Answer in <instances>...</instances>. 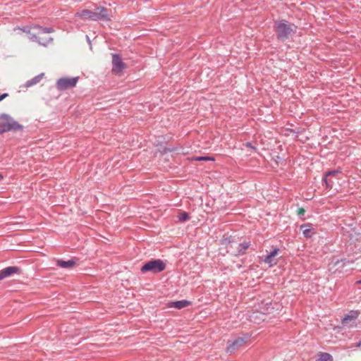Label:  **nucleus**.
Wrapping results in <instances>:
<instances>
[{
    "mask_svg": "<svg viewBox=\"0 0 361 361\" xmlns=\"http://www.w3.org/2000/svg\"><path fill=\"white\" fill-rule=\"evenodd\" d=\"M305 212V210L303 208H299L298 210V214L301 216L303 215Z\"/></svg>",
    "mask_w": 361,
    "mask_h": 361,
    "instance_id": "23",
    "label": "nucleus"
},
{
    "mask_svg": "<svg viewBox=\"0 0 361 361\" xmlns=\"http://www.w3.org/2000/svg\"><path fill=\"white\" fill-rule=\"evenodd\" d=\"M75 262L73 260L64 261L62 259H58L56 261V265L63 269H70L75 265Z\"/></svg>",
    "mask_w": 361,
    "mask_h": 361,
    "instance_id": "15",
    "label": "nucleus"
},
{
    "mask_svg": "<svg viewBox=\"0 0 361 361\" xmlns=\"http://www.w3.org/2000/svg\"><path fill=\"white\" fill-rule=\"evenodd\" d=\"M21 128L22 126L10 116L5 114L0 116V134L11 130H18Z\"/></svg>",
    "mask_w": 361,
    "mask_h": 361,
    "instance_id": "4",
    "label": "nucleus"
},
{
    "mask_svg": "<svg viewBox=\"0 0 361 361\" xmlns=\"http://www.w3.org/2000/svg\"><path fill=\"white\" fill-rule=\"evenodd\" d=\"M360 315L358 310H351L348 314L344 316L341 322L343 324H346L351 321L355 320Z\"/></svg>",
    "mask_w": 361,
    "mask_h": 361,
    "instance_id": "11",
    "label": "nucleus"
},
{
    "mask_svg": "<svg viewBox=\"0 0 361 361\" xmlns=\"http://www.w3.org/2000/svg\"><path fill=\"white\" fill-rule=\"evenodd\" d=\"M8 96V94L7 93H4V94H2L1 95H0V102L2 101L6 97H7Z\"/></svg>",
    "mask_w": 361,
    "mask_h": 361,
    "instance_id": "24",
    "label": "nucleus"
},
{
    "mask_svg": "<svg viewBox=\"0 0 361 361\" xmlns=\"http://www.w3.org/2000/svg\"><path fill=\"white\" fill-rule=\"evenodd\" d=\"M301 229H302V233H303V235H305V237H306V238L312 237V229L309 226L302 225Z\"/></svg>",
    "mask_w": 361,
    "mask_h": 361,
    "instance_id": "19",
    "label": "nucleus"
},
{
    "mask_svg": "<svg viewBox=\"0 0 361 361\" xmlns=\"http://www.w3.org/2000/svg\"><path fill=\"white\" fill-rule=\"evenodd\" d=\"M166 269V264L161 259H153L146 262L140 269L141 271L159 273Z\"/></svg>",
    "mask_w": 361,
    "mask_h": 361,
    "instance_id": "5",
    "label": "nucleus"
},
{
    "mask_svg": "<svg viewBox=\"0 0 361 361\" xmlns=\"http://www.w3.org/2000/svg\"><path fill=\"white\" fill-rule=\"evenodd\" d=\"M178 220L184 222L189 219V214L185 212H182L178 215Z\"/></svg>",
    "mask_w": 361,
    "mask_h": 361,
    "instance_id": "20",
    "label": "nucleus"
},
{
    "mask_svg": "<svg viewBox=\"0 0 361 361\" xmlns=\"http://www.w3.org/2000/svg\"><path fill=\"white\" fill-rule=\"evenodd\" d=\"M195 161H214V159L211 157H196L193 159Z\"/></svg>",
    "mask_w": 361,
    "mask_h": 361,
    "instance_id": "21",
    "label": "nucleus"
},
{
    "mask_svg": "<svg viewBox=\"0 0 361 361\" xmlns=\"http://www.w3.org/2000/svg\"><path fill=\"white\" fill-rule=\"evenodd\" d=\"M46 34H42L40 35L41 37H49L48 36H44Z\"/></svg>",
    "mask_w": 361,
    "mask_h": 361,
    "instance_id": "25",
    "label": "nucleus"
},
{
    "mask_svg": "<svg viewBox=\"0 0 361 361\" xmlns=\"http://www.w3.org/2000/svg\"><path fill=\"white\" fill-rule=\"evenodd\" d=\"M246 343V340L243 338H237L233 341H229L228 342V346L226 348V352L229 354H232L238 350Z\"/></svg>",
    "mask_w": 361,
    "mask_h": 361,
    "instance_id": "8",
    "label": "nucleus"
},
{
    "mask_svg": "<svg viewBox=\"0 0 361 361\" xmlns=\"http://www.w3.org/2000/svg\"><path fill=\"white\" fill-rule=\"evenodd\" d=\"M190 305V301L183 300H178V301H176V302H171L168 303L167 306L169 307H174L176 309L180 310L185 307H188Z\"/></svg>",
    "mask_w": 361,
    "mask_h": 361,
    "instance_id": "13",
    "label": "nucleus"
},
{
    "mask_svg": "<svg viewBox=\"0 0 361 361\" xmlns=\"http://www.w3.org/2000/svg\"><path fill=\"white\" fill-rule=\"evenodd\" d=\"M15 30H21L29 35V39L32 42H37L44 46L47 45L51 40V37H41L42 34H49L54 32L51 27H43L38 25L33 27H18Z\"/></svg>",
    "mask_w": 361,
    "mask_h": 361,
    "instance_id": "1",
    "label": "nucleus"
},
{
    "mask_svg": "<svg viewBox=\"0 0 361 361\" xmlns=\"http://www.w3.org/2000/svg\"><path fill=\"white\" fill-rule=\"evenodd\" d=\"M356 283H360V284H361V280L357 281Z\"/></svg>",
    "mask_w": 361,
    "mask_h": 361,
    "instance_id": "28",
    "label": "nucleus"
},
{
    "mask_svg": "<svg viewBox=\"0 0 361 361\" xmlns=\"http://www.w3.org/2000/svg\"><path fill=\"white\" fill-rule=\"evenodd\" d=\"M78 81V77L60 78L56 82V87L59 90H65L75 87Z\"/></svg>",
    "mask_w": 361,
    "mask_h": 361,
    "instance_id": "6",
    "label": "nucleus"
},
{
    "mask_svg": "<svg viewBox=\"0 0 361 361\" xmlns=\"http://www.w3.org/2000/svg\"><path fill=\"white\" fill-rule=\"evenodd\" d=\"M341 172L338 171H331L326 173L324 180L326 187L327 188H329V189L332 188L334 183V180H338V178H337V176Z\"/></svg>",
    "mask_w": 361,
    "mask_h": 361,
    "instance_id": "9",
    "label": "nucleus"
},
{
    "mask_svg": "<svg viewBox=\"0 0 361 361\" xmlns=\"http://www.w3.org/2000/svg\"><path fill=\"white\" fill-rule=\"evenodd\" d=\"M20 271L18 267H8L0 271V281L8 277L13 274L18 273Z\"/></svg>",
    "mask_w": 361,
    "mask_h": 361,
    "instance_id": "10",
    "label": "nucleus"
},
{
    "mask_svg": "<svg viewBox=\"0 0 361 361\" xmlns=\"http://www.w3.org/2000/svg\"><path fill=\"white\" fill-rule=\"evenodd\" d=\"M332 356L327 353H320L319 358L316 361H332Z\"/></svg>",
    "mask_w": 361,
    "mask_h": 361,
    "instance_id": "18",
    "label": "nucleus"
},
{
    "mask_svg": "<svg viewBox=\"0 0 361 361\" xmlns=\"http://www.w3.org/2000/svg\"><path fill=\"white\" fill-rule=\"evenodd\" d=\"M126 65L122 61L121 56L118 54L112 56V72L116 75H121Z\"/></svg>",
    "mask_w": 361,
    "mask_h": 361,
    "instance_id": "7",
    "label": "nucleus"
},
{
    "mask_svg": "<svg viewBox=\"0 0 361 361\" xmlns=\"http://www.w3.org/2000/svg\"><path fill=\"white\" fill-rule=\"evenodd\" d=\"M274 28L278 38L283 41L296 32L297 27L286 20H281L275 23Z\"/></svg>",
    "mask_w": 361,
    "mask_h": 361,
    "instance_id": "3",
    "label": "nucleus"
},
{
    "mask_svg": "<svg viewBox=\"0 0 361 361\" xmlns=\"http://www.w3.org/2000/svg\"><path fill=\"white\" fill-rule=\"evenodd\" d=\"M3 179V176L0 173V180Z\"/></svg>",
    "mask_w": 361,
    "mask_h": 361,
    "instance_id": "27",
    "label": "nucleus"
},
{
    "mask_svg": "<svg viewBox=\"0 0 361 361\" xmlns=\"http://www.w3.org/2000/svg\"><path fill=\"white\" fill-rule=\"evenodd\" d=\"M44 74V73H40L38 75L34 77L33 78H32L31 80H27L25 85V86L26 87H30L31 86H33L37 83H39L41 80L43 78Z\"/></svg>",
    "mask_w": 361,
    "mask_h": 361,
    "instance_id": "17",
    "label": "nucleus"
},
{
    "mask_svg": "<svg viewBox=\"0 0 361 361\" xmlns=\"http://www.w3.org/2000/svg\"><path fill=\"white\" fill-rule=\"evenodd\" d=\"M279 252V250L278 248L274 249L269 255L265 257L264 262L267 264H269L270 267L276 264V262L274 261V259L278 255Z\"/></svg>",
    "mask_w": 361,
    "mask_h": 361,
    "instance_id": "12",
    "label": "nucleus"
},
{
    "mask_svg": "<svg viewBox=\"0 0 361 361\" xmlns=\"http://www.w3.org/2000/svg\"><path fill=\"white\" fill-rule=\"evenodd\" d=\"M75 17H79L83 20H89L92 21L97 20H111V16L109 15L106 8L99 6L92 11L87 9L81 10L75 13Z\"/></svg>",
    "mask_w": 361,
    "mask_h": 361,
    "instance_id": "2",
    "label": "nucleus"
},
{
    "mask_svg": "<svg viewBox=\"0 0 361 361\" xmlns=\"http://www.w3.org/2000/svg\"><path fill=\"white\" fill-rule=\"evenodd\" d=\"M244 145H245V147H249V148H250V149H253V150H256V147H253V146L252 145V143H251V142H246Z\"/></svg>",
    "mask_w": 361,
    "mask_h": 361,
    "instance_id": "22",
    "label": "nucleus"
},
{
    "mask_svg": "<svg viewBox=\"0 0 361 361\" xmlns=\"http://www.w3.org/2000/svg\"><path fill=\"white\" fill-rule=\"evenodd\" d=\"M262 306L259 305L258 307H255L257 311H259L262 314H266L271 312V310L274 309L271 302H262Z\"/></svg>",
    "mask_w": 361,
    "mask_h": 361,
    "instance_id": "14",
    "label": "nucleus"
},
{
    "mask_svg": "<svg viewBox=\"0 0 361 361\" xmlns=\"http://www.w3.org/2000/svg\"><path fill=\"white\" fill-rule=\"evenodd\" d=\"M250 245V242H243L238 245L237 251L235 253V255H241L245 254V251L248 249Z\"/></svg>",
    "mask_w": 361,
    "mask_h": 361,
    "instance_id": "16",
    "label": "nucleus"
},
{
    "mask_svg": "<svg viewBox=\"0 0 361 361\" xmlns=\"http://www.w3.org/2000/svg\"><path fill=\"white\" fill-rule=\"evenodd\" d=\"M357 347L361 346V341H360L357 344Z\"/></svg>",
    "mask_w": 361,
    "mask_h": 361,
    "instance_id": "26",
    "label": "nucleus"
}]
</instances>
